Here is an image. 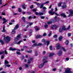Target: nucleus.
Segmentation results:
<instances>
[{"mask_svg":"<svg viewBox=\"0 0 73 73\" xmlns=\"http://www.w3.org/2000/svg\"><path fill=\"white\" fill-rule=\"evenodd\" d=\"M49 3V1H47V2H46L44 3V4H48V3Z\"/></svg>","mask_w":73,"mask_h":73,"instance_id":"obj_55","label":"nucleus"},{"mask_svg":"<svg viewBox=\"0 0 73 73\" xmlns=\"http://www.w3.org/2000/svg\"><path fill=\"white\" fill-rule=\"evenodd\" d=\"M42 41L43 42H45V40L44 39L42 40Z\"/></svg>","mask_w":73,"mask_h":73,"instance_id":"obj_63","label":"nucleus"},{"mask_svg":"<svg viewBox=\"0 0 73 73\" xmlns=\"http://www.w3.org/2000/svg\"><path fill=\"white\" fill-rule=\"evenodd\" d=\"M38 55V53L37 52H35V56H37Z\"/></svg>","mask_w":73,"mask_h":73,"instance_id":"obj_52","label":"nucleus"},{"mask_svg":"<svg viewBox=\"0 0 73 73\" xmlns=\"http://www.w3.org/2000/svg\"><path fill=\"white\" fill-rule=\"evenodd\" d=\"M44 27L45 28H48V25H45L44 26Z\"/></svg>","mask_w":73,"mask_h":73,"instance_id":"obj_35","label":"nucleus"},{"mask_svg":"<svg viewBox=\"0 0 73 73\" xmlns=\"http://www.w3.org/2000/svg\"><path fill=\"white\" fill-rule=\"evenodd\" d=\"M29 19H32V17L30 16L29 17Z\"/></svg>","mask_w":73,"mask_h":73,"instance_id":"obj_50","label":"nucleus"},{"mask_svg":"<svg viewBox=\"0 0 73 73\" xmlns=\"http://www.w3.org/2000/svg\"><path fill=\"white\" fill-rule=\"evenodd\" d=\"M8 63H9V62H8V61H7L6 60H5V64H8Z\"/></svg>","mask_w":73,"mask_h":73,"instance_id":"obj_33","label":"nucleus"},{"mask_svg":"<svg viewBox=\"0 0 73 73\" xmlns=\"http://www.w3.org/2000/svg\"><path fill=\"white\" fill-rule=\"evenodd\" d=\"M21 42H22V41L21 40H20L19 41L16 43V44H18V45H19Z\"/></svg>","mask_w":73,"mask_h":73,"instance_id":"obj_23","label":"nucleus"},{"mask_svg":"<svg viewBox=\"0 0 73 73\" xmlns=\"http://www.w3.org/2000/svg\"><path fill=\"white\" fill-rule=\"evenodd\" d=\"M62 39V37L61 36H60L59 38V41H61Z\"/></svg>","mask_w":73,"mask_h":73,"instance_id":"obj_18","label":"nucleus"},{"mask_svg":"<svg viewBox=\"0 0 73 73\" xmlns=\"http://www.w3.org/2000/svg\"><path fill=\"white\" fill-rule=\"evenodd\" d=\"M65 72L66 73H72V71L70 70V68H67L66 69Z\"/></svg>","mask_w":73,"mask_h":73,"instance_id":"obj_4","label":"nucleus"},{"mask_svg":"<svg viewBox=\"0 0 73 73\" xmlns=\"http://www.w3.org/2000/svg\"><path fill=\"white\" fill-rule=\"evenodd\" d=\"M68 37H70V36H71V33H68Z\"/></svg>","mask_w":73,"mask_h":73,"instance_id":"obj_38","label":"nucleus"},{"mask_svg":"<svg viewBox=\"0 0 73 73\" xmlns=\"http://www.w3.org/2000/svg\"><path fill=\"white\" fill-rule=\"evenodd\" d=\"M31 59L28 60V64H30V63H31Z\"/></svg>","mask_w":73,"mask_h":73,"instance_id":"obj_45","label":"nucleus"},{"mask_svg":"<svg viewBox=\"0 0 73 73\" xmlns=\"http://www.w3.org/2000/svg\"><path fill=\"white\" fill-rule=\"evenodd\" d=\"M4 52L5 54L7 55L8 54V52H7V51L6 50H5L4 51Z\"/></svg>","mask_w":73,"mask_h":73,"instance_id":"obj_42","label":"nucleus"},{"mask_svg":"<svg viewBox=\"0 0 73 73\" xmlns=\"http://www.w3.org/2000/svg\"><path fill=\"white\" fill-rule=\"evenodd\" d=\"M40 18L41 19H44V18H45V17L44 16H43V17H40Z\"/></svg>","mask_w":73,"mask_h":73,"instance_id":"obj_46","label":"nucleus"},{"mask_svg":"<svg viewBox=\"0 0 73 73\" xmlns=\"http://www.w3.org/2000/svg\"><path fill=\"white\" fill-rule=\"evenodd\" d=\"M65 43L66 45H68V44H69V41L68 40H66L65 42Z\"/></svg>","mask_w":73,"mask_h":73,"instance_id":"obj_30","label":"nucleus"},{"mask_svg":"<svg viewBox=\"0 0 73 73\" xmlns=\"http://www.w3.org/2000/svg\"><path fill=\"white\" fill-rule=\"evenodd\" d=\"M17 54H18L19 55H20V54H20V52H17Z\"/></svg>","mask_w":73,"mask_h":73,"instance_id":"obj_47","label":"nucleus"},{"mask_svg":"<svg viewBox=\"0 0 73 73\" xmlns=\"http://www.w3.org/2000/svg\"><path fill=\"white\" fill-rule=\"evenodd\" d=\"M62 4V3L60 2L58 4V7H61V4Z\"/></svg>","mask_w":73,"mask_h":73,"instance_id":"obj_28","label":"nucleus"},{"mask_svg":"<svg viewBox=\"0 0 73 73\" xmlns=\"http://www.w3.org/2000/svg\"><path fill=\"white\" fill-rule=\"evenodd\" d=\"M62 50H63L64 52H66V49H65V48L64 47H62Z\"/></svg>","mask_w":73,"mask_h":73,"instance_id":"obj_24","label":"nucleus"},{"mask_svg":"<svg viewBox=\"0 0 73 73\" xmlns=\"http://www.w3.org/2000/svg\"><path fill=\"white\" fill-rule=\"evenodd\" d=\"M42 36L40 35H38L36 36V38H41L42 37Z\"/></svg>","mask_w":73,"mask_h":73,"instance_id":"obj_12","label":"nucleus"},{"mask_svg":"<svg viewBox=\"0 0 73 73\" xmlns=\"http://www.w3.org/2000/svg\"><path fill=\"white\" fill-rule=\"evenodd\" d=\"M4 54V51H1V52H0V54Z\"/></svg>","mask_w":73,"mask_h":73,"instance_id":"obj_32","label":"nucleus"},{"mask_svg":"<svg viewBox=\"0 0 73 73\" xmlns=\"http://www.w3.org/2000/svg\"><path fill=\"white\" fill-rule=\"evenodd\" d=\"M4 58V56L3 55H2L1 56V59H3Z\"/></svg>","mask_w":73,"mask_h":73,"instance_id":"obj_59","label":"nucleus"},{"mask_svg":"<svg viewBox=\"0 0 73 73\" xmlns=\"http://www.w3.org/2000/svg\"><path fill=\"white\" fill-rule=\"evenodd\" d=\"M6 65L7 67H9L11 66V65H8V64H7V65Z\"/></svg>","mask_w":73,"mask_h":73,"instance_id":"obj_54","label":"nucleus"},{"mask_svg":"<svg viewBox=\"0 0 73 73\" xmlns=\"http://www.w3.org/2000/svg\"><path fill=\"white\" fill-rule=\"evenodd\" d=\"M62 31H63V30L62 29V28L61 27L59 29V32L60 33V32H62Z\"/></svg>","mask_w":73,"mask_h":73,"instance_id":"obj_25","label":"nucleus"},{"mask_svg":"<svg viewBox=\"0 0 73 73\" xmlns=\"http://www.w3.org/2000/svg\"><path fill=\"white\" fill-rule=\"evenodd\" d=\"M61 16H63V17L65 18L66 17V15L64 13H62L61 14Z\"/></svg>","mask_w":73,"mask_h":73,"instance_id":"obj_13","label":"nucleus"},{"mask_svg":"<svg viewBox=\"0 0 73 73\" xmlns=\"http://www.w3.org/2000/svg\"><path fill=\"white\" fill-rule=\"evenodd\" d=\"M61 28H62V29L63 31V30H64V31H66V29L65 28V27L64 26H63Z\"/></svg>","mask_w":73,"mask_h":73,"instance_id":"obj_20","label":"nucleus"},{"mask_svg":"<svg viewBox=\"0 0 73 73\" xmlns=\"http://www.w3.org/2000/svg\"><path fill=\"white\" fill-rule=\"evenodd\" d=\"M33 8V5H32L31 6L30 8H31V9H32Z\"/></svg>","mask_w":73,"mask_h":73,"instance_id":"obj_62","label":"nucleus"},{"mask_svg":"<svg viewBox=\"0 0 73 73\" xmlns=\"http://www.w3.org/2000/svg\"><path fill=\"white\" fill-rule=\"evenodd\" d=\"M23 20V21L25 22V17H23L22 19Z\"/></svg>","mask_w":73,"mask_h":73,"instance_id":"obj_34","label":"nucleus"},{"mask_svg":"<svg viewBox=\"0 0 73 73\" xmlns=\"http://www.w3.org/2000/svg\"><path fill=\"white\" fill-rule=\"evenodd\" d=\"M4 40L7 42V43H8L11 41V38L9 36H7L6 37V38H5V36H4Z\"/></svg>","mask_w":73,"mask_h":73,"instance_id":"obj_2","label":"nucleus"},{"mask_svg":"<svg viewBox=\"0 0 73 73\" xmlns=\"http://www.w3.org/2000/svg\"><path fill=\"white\" fill-rule=\"evenodd\" d=\"M62 8L63 9L66 8V3H64L63 5L62 6Z\"/></svg>","mask_w":73,"mask_h":73,"instance_id":"obj_10","label":"nucleus"},{"mask_svg":"<svg viewBox=\"0 0 73 73\" xmlns=\"http://www.w3.org/2000/svg\"><path fill=\"white\" fill-rule=\"evenodd\" d=\"M53 9H51V11L49 12V14H50L51 15H53L54 13L56 15H57V16H59V15L57 13H55L54 12H53Z\"/></svg>","mask_w":73,"mask_h":73,"instance_id":"obj_3","label":"nucleus"},{"mask_svg":"<svg viewBox=\"0 0 73 73\" xmlns=\"http://www.w3.org/2000/svg\"><path fill=\"white\" fill-rule=\"evenodd\" d=\"M45 53H46V52H45V51H44L43 52V55H44L45 54Z\"/></svg>","mask_w":73,"mask_h":73,"instance_id":"obj_49","label":"nucleus"},{"mask_svg":"<svg viewBox=\"0 0 73 73\" xmlns=\"http://www.w3.org/2000/svg\"><path fill=\"white\" fill-rule=\"evenodd\" d=\"M0 42H1L2 44H4V42L2 40H0Z\"/></svg>","mask_w":73,"mask_h":73,"instance_id":"obj_36","label":"nucleus"},{"mask_svg":"<svg viewBox=\"0 0 73 73\" xmlns=\"http://www.w3.org/2000/svg\"><path fill=\"white\" fill-rule=\"evenodd\" d=\"M66 61H68L69 60V59L68 58H66Z\"/></svg>","mask_w":73,"mask_h":73,"instance_id":"obj_56","label":"nucleus"},{"mask_svg":"<svg viewBox=\"0 0 73 73\" xmlns=\"http://www.w3.org/2000/svg\"><path fill=\"white\" fill-rule=\"evenodd\" d=\"M1 73H6V72L4 71H2L1 72Z\"/></svg>","mask_w":73,"mask_h":73,"instance_id":"obj_64","label":"nucleus"},{"mask_svg":"<svg viewBox=\"0 0 73 73\" xmlns=\"http://www.w3.org/2000/svg\"><path fill=\"white\" fill-rule=\"evenodd\" d=\"M43 9L44 10H45V9H46V8L45 7H43Z\"/></svg>","mask_w":73,"mask_h":73,"instance_id":"obj_61","label":"nucleus"},{"mask_svg":"<svg viewBox=\"0 0 73 73\" xmlns=\"http://www.w3.org/2000/svg\"><path fill=\"white\" fill-rule=\"evenodd\" d=\"M44 4H45L44 3H43L40 4V8H42L43 7V6H44Z\"/></svg>","mask_w":73,"mask_h":73,"instance_id":"obj_15","label":"nucleus"},{"mask_svg":"<svg viewBox=\"0 0 73 73\" xmlns=\"http://www.w3.org/2000/svg\"><path fill=\"white\" fill-rule=\"evenodd\" d=\"M36 16H33L32 17V19H36Z\"/></svg>","mask_w":73,"mask_h":73,"instance_id":"obj_48","label":"nucleus"},{"mask_svg":"<svg viewBox=\"0 0 73 73\" xmlns=\"http://www.w3.org/2000/svg\"><path fill=\"white\" fill-rule=\"evenodd\" d=\"M38 46V44L36 43L34 44L32 46V47H34V46Z\"/></svg>","mask_w":73,"mask_h":73,"instance_id":"obj_31","label":"nucleus"},{"mask_svg":"<svg viewBox=\"0 0 73 73\" xmlns=\"http://www.w3.org/2000/svg\"><path fill=\"white\" fill-rule=\"evenodd\" d=\"M16 33V30L14 29L13 30V31L12 32V34H14V33Z\"/></svg>","mask_w":73,"mask_h":73,"instance_id":"obj_21","label":"nucleus"},{"mask_svg":"<svg viewBox=\"0 0 73 73\" xmlns=\"http://www.w3.org/2000/svg\"><path fill=\"white\" fill-rule=\"evenodd\" d=\"M22 8H23V9H25V8H26V6L25 5V4H24L22 5Z\"/></svg>","mask_w":73,"mask_h":73,"instance_id":"obj_22","label":"nucleus"},{"mask_svg":"<svg viewBox=\"0 0 73 73\" xmlns=\"http://www.w3.org/2000/svg\"><path fill=\"white\" fill-rule=\"evenodd\" d=\"M38 46H41V45H42V43H39L38 44H37Z\"/></svg>","mask_w":73,"mask_h":73,"instance_id":"obj_44","label":"nucleus"},{"mask_svg":"<svg viewBox=\"0 0 73 73\" xmlns=\"http://www.w3.org/2000/svg\"><path fill=\"white\" fill-rule=\"evenodd\" d=\"M54 55V53H51L50 54L49 56L50 57H52V56H53Z\"/></svg>","mask_w":73,"mask_h":73,"instance_id":"obj_26","label":"nucleus"},{"mask_svg":"<svg viewBox=\"0 0 73 73\" xmlns=\"http://www.w3.org/2000/svg\"><path fill=\"white\" fill-rule=\"evenodd\" d=\"M70 26H68V28L67 29H66V30H69V29H70Z\"/></svg>","mask_w":73,"mask_h":73,"instance_id":"obj_53","label":"nucleus"},{"mask_svg":"<svg viewBox=\"0 0 73 73\" xmlns=\"http://www.w3.org/2000/svg\"><path fill=\"white\" fill-rule=\"evenodd\" d=\"M36 31H38L39 30V29L38 28V27L37 26H36L35 27Z\"/></svg>","mask_w":73,"mask_h":73,"instance_id":"obj_19","label":"nucleus"},{"mask_svg":"<svg viewBox=\"0 0 73 73\" xmlns=\"http://www.w3.org/2000/svg\"><path fill=\"white\" fill-rule=\"evenodd\" d=\"M73 14V11L71 10L70 11V14L68 16V17H70L72 16V15Z\"/></svg>","mask_w":73,"mask_h":73,"instance_id":"obj_9","label":"nucleus"},{"mask_svg":"<svg viewBox=\"0 0 73 73\" xmlns=\"http://www.w3.org/2000/svg\"><path fill=\"white\" fill-rule=\"evenodd\" d=\"M47 58H48V57H46L44 59H43V61L44 62L43 63L39 65V68H42V67H43V66L44 65V64L48 62V61L46 60V59Z\"/></svg>","mask_w":73,"mask_h":73,"instance_id":"obj_1","label":"nucleus"},{"mask_svg":"<svg viewBox=\"0 0 73 73\" xmlns=\"http://www.w3.org/2000/svg\"><path fill=\"white\" fill-rule=\"evenodd\" d=\"M27 53H32V50L27 51Z\"/></svg>","mask_w":73,"mask_h":73,"instance_id":"obj_41","label":"nucleus"},{"mask_svg":"<svg viewBox=\"0 0 73 73\" xmlns=\"http://www.w3.org/2000/svg\"><path fill=\"white\" fill-rule=\"evenodd\" d=\"M10 50H13H13H16V49L15 48H13L12 47H11L10 48Z\"/></svg>","mask_w":73,"mask_h":73,"instance_id":"obj_17","label":"nucleus"},{"mask_svg":"<svg viewBox=\"0 0 73 73\" xmlns=\"http://www.w3.org/2000/svg\"><path fill=\"white\" fill-rule=\"evenodd\" d=\"M19 12H21V9L20 8H19Z\"/></svg>","mask_w":73,"mask_h":73,"instance_id":"obj_43","label":"nucleus"},{"mask_svg":"<svg viewBox=\"0 0 73 73\" xmlns=\"http://www.w3.org/2000/svg\"><path fill=\"white\" fill-rule=\"evenodd\" d=\"M57 37V35H55L53 36L54 38H56Z\"/></svg>","mask_w":73,"mask_h":73,"instance_id":"obj_51","label":"nucleus"},{"mask_svg":"<svg viewBox=\"0 0 73 73\" xmlns=\"http://www.w3.org/2000/svg\"><path fill=\"white\" fill-rule=\"evenodd\" d=\"M3 32H5V26H4L3 27V30L2 31Z\"/></svg>","mask_w":73,"mask_h":73,"instance_id":"obj_29","label":"nucleus"},{"mask_svg":"<svg viewBox=\"0 0 73 73\" xmlns=\"http://www.w3.org/2000/svg\"><path fill=\"white\" fill-rule=\"evenodd\" d=\"M25 67L26 68H28L29 67V65L27 64H25Z\"/></svg>","mask_w":73,"mask_h":73,"instance_id":"obj_40","label":"nucleus"},{"mask_svg":"<svg viewBox=\"0 0 73 73\" xmlns=\"http://www.w3.org/2000/svg\"><path fill=\"white\" fill-rule=\"evenodd\" d=\"M3 20L4 21L3 23V24H4L7 22V20H6V19H5V18H4L3 19Z\"/></svg>","mask_w":73,"mask_h":73,"instance_id":"obj_16","label":"nucleus"},{"mask_svg":"<svg viewBox=\"0 0 73 73\" xmlns=\"http://www.w3.org/2000/svg\"><path fill=\"white\" fill-rule=\"evenodd\" d=\"M52 22L51 21H48L47 22V24H52Z\"/></svg>","mask_w":73,"mask_h":73,"instance_id":"obj_39","label":"nucleus"},{"mask_svg":"<svg viewBox=\"0 0 73 73\" xmlns=\"http://www.w3.org/2000/svg\"><path fill=\"white\" fill-rule=\"evenodd\" d=\"M19 26L18 25H17L14 28V29L15 30H16L17 28H19Z\"/></svg>","mask_w":73,"mask_h":73,"instance_id":"obj_14","label":"nucleus"},{"mask_svg":"<svg viewBox=\"0 0 73 73\" xmlns=\"http://www.w3.org/2000/svg\"><path fill=\"white\" fill-rule=\"evenodd\" d=\"M50 49L51 50H53V48H52V46H50Z\"/></svg>","mask_w":73,"mask_h":73,"instance_id":"obj_37","label":"nucleus"},{"mask_svg":"<svg viewBox=\"0 0 73 73\" xmlns=\"http://www.w3.org/2000/svg\"><path fill=\"white\" fill-rule=\"evenodd\" d=\"M62 51L60 50L58 52V55H59V56H61V55H62Z\"/></svg>","mask_w":73,"mask_h":73,"instance_id":"obj_11","label":"nucleus"},{"mask_svg":"<svg viewBox=\"0 0 73 73\" xmlns=\"http://www.w3.org/2000/svg\"><path fill=\"white\" fill-rule=\"evenodd\" d=\"M52 35V33H50L49 34V35H48V36L49 37H50V36L51 35Z\"/></svg>","mask_w":73,"mask_h":73,"instance_id":"obj_60","label":"nucleus"},{"mask_svg":"<svg viewBox=\"0 0 73 73\" xmlns=\"http://www.w3.org/2000/svg\"><path fill=\"white\" fill-rule=\"evenodd\" d=\"M47 45H48L49 44V41H47Z\"/></svg>","mask_w":73,"mask_h":73,"instance_id":"obj_58","label":"nucleus"},{"mask_svg":"<svg viewBox=\"0 0 73 73\" xmlns=\"http://www.w3.org/2000/svg\"><path fill=\"white\" fill-rule=\"evenodd\" d=\"M51 28L52 29H57V26L56 25H53L52 26Z\"/></svg>","mask_w":73,"mask_h":73,"instance_id":"obj_8","label":"nucleus"},{"mask_svg":"<svg viewBox=\"0 0 73 73\" xmlns=\"http://www.w3.org/2000/svg\"><path fill=\"white\" fill-rule=\"evenodd\" d=\"M54 19L55 20H56V21H57V20H58V21L59 20V19H57V17H54Z\"/></svg>","mask_w":73,"mask_h":73,"instance_id":"obj_27","label":"nucleus"},{"mask_svg":"<svg viewBox=\"0 0 73 73\" xmlns=\"http://www.w3.org/2000/svg\"><path fill=\"white\" fill-rule=\"evenodd\" d=\"M46 35V34L45 33H44L43 35V36H45Z\"/></svg>","mask_w":73,"mask_h":73,"instance_id":"obj_57","label":"nucleus"},{"mask_svg":"<svg viewBox=\"0 0 73 73\" xmlns=\"http://www.w3.org/2000/svg\"><path fill=\"white\" fill-rule=\"evenodd\" d=\"M36 15H44V13L41 12L38 13L37 12H35Z\"/></svg>","mask_w":73,"mask_h":73,"instance_id":"obj_7","label":"nucleus"},{"mask_svg":"<svg viewBox=\"0 0 73 73\" xmlns=\"http://www.w3.org/2000/svg\"><path fill=\"white\" fill-rule=\"evenodd\" d=\"M56 48L57 49H59L60 48V47H61V45L59 43H57L56 44Z\"/></svg>","mask_w":73,"mask_h":73,"instance_id":"obj_6","label":"nucleus"},{"mask_svg":"<svg viewBox=\"0 0 73 73\" xmlns=\"http://www.w3.org/2000/svg\"><path fill=\"white\" fill-rule=\"evenodd\" d=\"M21 35L20 34H19L18 35L17 37L15 39V41H17V40H19L21 38Z\"/></svg>","mask_w":73,"mask_h":73,"instance_id":"obj_5","label":"nucleus"}]
</instances>
